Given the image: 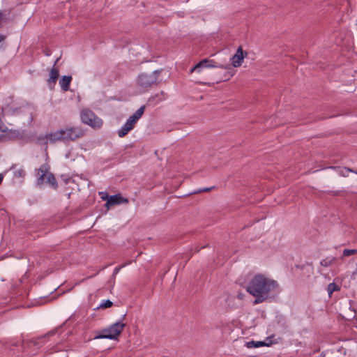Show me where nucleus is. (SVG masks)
Masks as SVG:
<instances>
[{"label": "nucleus", "mask_w": 357, "mask_h": 357, "mask_svg": "<svg viewBox=\"0 0 357 357\" xmlns=\"http://www.w3.org/2000/svg\"><path fill=\"white\" fill-rule=\"evenodd\" d=\"M340 287L337 284H336L335 282L330 283L327 287V291H328V294L330 297L331 296L332 294L334 291H340Z\"/></svg>", "instance_id": "2eb2a0df"}, {"label": "nucleus", "mask_w": 357, "mask_h": 357, "mask_svg": "<svg viewBox=\"0 0 357 357\" xmlns=\"http://www.w3.org/2000/svg\"><path fill=\"white\" fill-rule=\"evenodd\" d=\"M4 117V109L3 107H0V119H2Z\"/></svg>", "instance_id": "393cba45"}, {"label": "nucleus", "mask_w": 357, "mask_h": 357, "mask_svg": "<svg viewBox=\"0 0 357 357\" xmlns=\"http://www.w3.org/2000/svg\"><path fill=\"white\" fill-rule=\"evenodd\" d=\"M6 37L3 35H0V43L5 40Z\"/></svg>", "instance_id": "c756f323"}, {"label": "nucleus", "mask_w": 357, "mask_h": 357, "mask_svg": "<svg viewBox=\"0 0 357 357\" xmlns=\"http://www.w3.org/2000/svg\"><path fill=\"white\" fill-rule=\"evenodd\" d=\"M145 109V106L140 107L132 116H130L125 124L119 130L118 135L120 137L126 136L132 130L137 121L142 117Z\"/></svg>", "instance_id": "20e7f679"}, {"label": "nucleus", "mask_w": 357, "mask_h": 357, "mask_svg": "<svg viewBox=\"0 0 357 357\" xmlns=\"http://www.w3.org/2000/svg\"><path fill=\"white\" fill-rule=\"evenodd\" d=\"M120 267H116L115 268L114 271V274L116 275L119 273V270H120Z\"/></svg>", "instance_id": "bb28decb"}, {"label": "nucleus", "mask_w": 357, "mask_h": 357, "mask_svg": "<svg viewBox=\"0 0 357 357\" xmlns=\"http://www.w3.org/2000/svg\"><path fill=\"white\" fill-rule=\"evenodd\" d=\"M344 170H346V172H353L357 174V169H352L349 167H344Z\"/></svg>", "instance_id": "b1692460"}, {"label": "nucleus", "mask_w": 357, "mask_h": 357, "mask_svg": "<svg viewBox=\"0 0 357 357\" xmlns=\"http://www.w3.org/2000/svg\"><path fill=\"white\" fill-rule=\"evenodd\" d=\"M128 200L126 198L123 197L121 195H114L109 197L108 199L106 206L107 207L120 204L122 203H128Z\"/></svg>", "instance_id": "9d476101"}, {"label": "nucleus", "mask_w": 357, "mask_h": 357, "mask_svg": "<svg viewBox=\"0 0 357 357\" xmlns=\"http://www.w3.org/2000/svg\"><path fill=\"white\" fill-rule=\"evenodd\" d=\"M44 54H45V56H50V54H51V53H50V52L49 50H45V51H44Z\"/></svg>", "instance_id": "cd10ccee"}, {"label": "nucleus", "mask_w": 357, "mask_h": 357, "mask_svg": "<svg viewBox=\"0 0 357 357\" xmlns=\"http://www.w3.org/2000/svg\"><path fill=\"white\" fill-rule=\"evenodd\" d=\"M8 131V128L4 125L3 120L0 119V132H6Z\"/></svg>", "instance_id": "412c9836"}, {"label": "nucleus", "mask_w": 357, "mask_h": 357, "mask_svg": "<svg viewBox=\"0 0 357 357\" xmlns=\"http://www.w3.org/2000/svg\"><path fill=\"white\" fill-rule=\"evenodd\" d=\"M266 345V343L261 341L255 342V341H250L246 343V346L248 348H252V347H259L261 346Z\"/></svg>", "instance_id": "f3484780"}, {"label": "nucleus", "mask_w": 357, "mask_h": 357, "mask_svg": "<svg viewBox=\"0 0 357 357\" xmlns=\"http://www.w3.org/2000/svg\"><path fill=\"white\" fill-rule=\"evenodd\" d=\"M47 183H48L50 185L54 187V188H57V183L54 176L52 173H48L47 174Z\"/></svg>", "instance_id": "dca6fc26"}, {"label": "nucleus", "mask_w": 357, "mask_h": 357, "mask_svg": "<svg viewBox=\"0 0 357 357\" xmlns=\"http://www.w3.org/2000/svg\"><path fill=\"white\" fill-rule=\"evenodd\" d=\"M113 305V303L110 300H105L102 301V303L100 304L98 308H108Z\"/></svg>", "instance_id": "6ab92c4d"}, {"label": "nucleus", "mask_w": 357, "mask_h": 357, "mask_svg": "<svg viewBox=\"0 0 357 357\" xmlns=\"http://www.w3.org/2000/svg\"><path fill=\"white\" fill-rule=\"evenodd\" d=\"M22 174H24V172L23 170H20L19 172H18V174L20 175H22Z\"/></svg>", "instance_id": "2f4dec72"}, {"label": "nucleus", "mask_w": 357, "mask_h": 357, "mask_svg": "<svg viewBox=\"0 0 357 357\" xmlns=\"http://www.w3.org/2000/svg\"><path fill=\"white\" fill-rule=\"evenodd\" d=\"M54 334V331H52V332H50L48 333H47L45 336H43L41 337L39 340L40 341H43L47 337H49L50 335H53Z\"/></svg>", "instance_id": "5701e85b"}, {"label": "nucleus", "mask_w": 357, "mask_h": 357, "mask_svg": "<svg viewBox=\"0 0 357 357\" xmlns=\"http://www.w3.org/2000/svg\"><path fill=\"white\" fill-rule=\"evenodd\" d=\"M85 135V130L80 126H69L52 132V141L74 142Z\"/></svg>", "instance_id": "f03ea898"}, {"label": "nucleus", "mask_w": 357, "mask_h": 357, "mask_svg": "<svg viewBox=\"0 0 357 357\" xmlns=\"http://www.w3.org/2000/svg\"><path fill=\"white\" fill-rule=\"evenodd\" d=\"M71 80H72L71 76L65 75L59 81V84L61 86V89L63 91H67L69 90Z\"/></svg>", "instance_id": "ddd939ff"}, {"label": "nucleus", "mask_w": 357, "mask_h": 357, "mask_svg": "<svg viewBox=\"0 0 357 357\" xmlns=\"http://www.w3.org/2000/svg\"><path fill=\"white\" fill-rule=\"evenodd\" d=\"M51 135H52V132H50L45 135L38 136L36 139V143L40 144H47L49 142L51 144L56 143L55 141H52V138L53 137H51Z\"/></svg>", "instance_id": "f8f14e48"}, {"label": "nucleus", "mask_w": 357, "mask_h": 357, "mask_svg": "<svg viewBox=\"0 0 357 357\" xmlns=\"http://www.w3.org/2000/svg\"><path fill=\"white\" fill-rule=\"evenodd\" d=\"M278 287V282L262 274L255 275L249 282L247 291L255 298L254 304L265 301Z\"/></svg>", "instance_id": "f257e3e1"}, {"label": "nucleus", "mask_w": 357, "mask_h": 357, "mask_svg": "<svg viewBox=\"0 0 357 357\" xmlns=\"http://www.w3.org/2000/svg\"><path fill=\"white\" fill-rule=\"evenodd\" d=\"M214 187H212V188H203V189H199L197 191L195 192L194 193H199V192H208L210 191L211 189H213Z\"/></svg>", "instance_id": "4be33fe9"}, {"label": "nucleus", "mask_w": 357, "mask_h": 357, "mask_svg": "<svg viewBox=\"0 0 357 357\" xmlns=\"http://www.w3.org/2000/svg\"><path fill=\"white\" fill-rule=\"evenodd\" d=\"M335 260V257H331V258H326L324 259H323L320 264L321 266H325V267H328L329 266H331L332 264V263Z\"/></svg>", "instance_id": "a211bd4d"}, {"label": "nucleus", "mask_w": 357, "mask_h": 357, "mask_svg": "<svg viewBox=\"0 0 357 357\" xmlns=\"http://www.w3.org/2000/svg\"><path fill=\"white\" fill-rule=\"evenodd\" d=\"M126 324L120 321L116 322L107 328L103 329L95 339L116 340L123 331Z\"/></svg>", "instance_id": "39448f33"}, {"label": "nucleus", "mask_w": 357, "mask_h": 357, "mask_svg": "<svg viewBox=\"0 0 357 357\" xmlns=\"http://www.w3.org/2000/svg\"><path fill=\"white\" fill-rule=\"evenodd\" d=\"M8 133L10 137L22 138L24 135V132L20 130H8Z\"/></svg>", "instance_id": "4468645a"}, {"label": "nucleus", "mask_w": 357, "mask_h": 357, "mask_svg": "<svg viewBox=\"0 0 357 357\" xmlns=\"http://www.w3.org/2000/svg\"><path fill=\"white\" fill-rule=\"evenodd\" d=\"M346 170H344V168L343 169H341L339 172V174L342 176H347V174L344 172Z\"/></svg>", "instance_id": "a878e982"}, {"label": "nucleus", "mask_w": 357, "mask_h": 357, "mask_svg": "<svg viewBox=\"0 0 357 357\" xmlns=\"http://www.w3.org/2000/svg\"><path fill=\"white\" fill-rule=\"evenodd\" d=\"M48 166L47 165H42L40 168L38 170V179H37V183L38 185H41L44 182L45 177L47 176V172H48Z\"/></svg>", "instance_id": "9b49d317"}, {"label": "nucleus", "mask_w": 357, "mask_h": 357, "mask_svg": "<svg viewBox=\"0 0 357 357\" xmlns=\"http://www.w3.org/2000/svg\"><path fill=\"white\" fill-rule=\"evenodd\" d=\"M125 317H126V314H123V319H125Z\"/></svg>", "instance_id": "72a5a7b5"}, {"label": "nucleus", "mask_w": 357, "mask_h": 357, "mask_svg": "<svg viewBox=\"0 0 357 357\" xmlns=\"http://www.w3.org/2000/svg\"><path fill=\"white\" fill-rule=\"evenodd\" d=\"M160 73L161 70H156L151 73H141L137 78V85L144 90H147L158 84Z\"/></svg>", "instance_id": "7ed1b4c3"}, {"label": "nucleus", "mask_w": 357, "mask_h": 357, "mask_svg": "<svg viewBox=\"0 0 357 357\" xmlns=\"http://www.w3.org/2000/svg\"><path fill=\"white\" fill-rule=\"evenodd\" d=\"M222 67V65L216 64L213 60L204 59L197 63L192 68L190 69V73H192L195 71L199 72L202 68H220Z\"/></svg>", "instance_id": "0eeeda50"}, {"label": "nucleus", "mask_w": 357, "mask_h": 357, "mask_svg": "<svg viewBox=\"0 0 357 357\" xmlns=\"http://www.w3.org/2000/svg\"><path fill=\"white\" fill-rule=\"evenodd\" d=\"M59 59H57L55 61L52 68L50 69V76L47 80V84L50 88H53L54 86V85L56 84V81L59 77V69H58V68L56 67V65Z\"/></svg>", "instance_id": "1a4fd4ad"}, {"label": "nucleus", "mask_w": 357, "mask_h": 357, "mask_svg": "<svg viewBox=\"0 0 357 357\" xmlns=\"http://www.w3.org/2000/svg\"><path fill=\"white\" fill-rule=\"evenodd\" d=\"M247 52H244L241 46H239L236 54L231 57V65L234 68L239 67L242 65L243 59L247 56Z\"/></svg>", "instance_id": "6e6552de"}, {"label": "nucleus", "mask_w": 357, "mask_h": 357, "mask_svg": "<svg viewBox=\"0 0 357 357\" xmlns=\"http://www.w3.org/2000/svg\"><path fill=\"white\" fill-rule=\"evenodd\" d=\"M232 75H232L231 73H228V77H227V79H225V80H227V79H229L231 77H232Z\"/></svg>", "instance_id": "7c9ffc66"}, {"label": "nucleus", "mask_w": 357, "mask_h": 357, "mask_svg": "<svg viewBox=\"0 0 357 357\" xmlns=\"http://www.w3.org/2000/svg\"><path fill=\"white\" fill-rule=\"evenodd\" d=\"M4 17V14L3 13L1 12L0 11V22H1V20L3 19Z\"/></svg>", "instance_id": "c85d7f7f"}, {"label": "nucleus", "mask_w": 357, "mask_h": 357, "mask_svg": "<svg viewBox=\"0 0 357 357\" xmlns=\"http://www.w3.org/2000/svg\"><path fill=\"white\" fill-rule=\"evenodd\" d=\"M333 195H339V192H333Z\"/></svg>", "instance_id": "473e14b6"}, {"label": "nucleus", "mask_w": 357, "mask_h": 357, "mask_svg": "<svg viewBox=\"0 0 357 357\" xmlns=\"http://www.w3.org/2000/svg\"><path fill=\"white\" fill-rule=\"evenodd\" d=\"M80 119L84 124L94 129H98L102 126V120L89 109H84L80 112Z\"/></svg>", "instance_id": "423d86ee"}, {"label": "nucleus", "mask_w": 357, "mask_h": 357, "mask_svg": "<svg viewBox=\"0 0 357 357\" xmlns=\"http://www.w3.org/2000/svg\"><path fill=\"white\" fill-rule=\"evenodd\" d=\"M357 253L356 249H344L343 250V256L344 257H349L353 255H355Z\"/></svg>", "instance_id": "aec40b11"}]
</instances>
